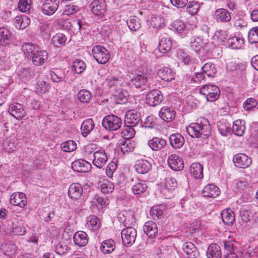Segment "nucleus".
Here are the masks:
<instances>
[{
	"mask_svg": "<svg viewBox=\"0 0 258 258\" xmlns=\"http://www.w3.org/2000/svg\"><path fill=\"white\" fill-rule=\"evenodd\" d=\"M13 41V34L12 32L6 27L0 28V45L7 46Z\"/></svg>",
	"mask_w": 258,
	"mask_h": 258,
	"instance_id": "aec40b11",
	"label": "nucleus"
},
{
	"mask_svg": "<svg viewBox=\"0 0 258 258\" xmlns=\"http://www.w3.org/2000/svg\"><path fill=\"white\" fill-rule=\"evenodd\" d=\"M114 190V184L107 180H105L101 185V191L104 194L112 192Z\"/></svg>",
	"mask_w": 258,
	"mask_h": 258,
	"instance_id": "0e129e2a",
	"label": "nucleus"
},
{
	"mask_svg": "<svg viewBox=\"0 0 258 258\" xmlns=\"http://www.w3.org/2000/svg\"><path fill=\"white\" fill-rule=\"evenodd\" d=\"M207 258H221V249L220 246L216 243L211 244L207 250Z\"/></svg>",
	"mask_w": 258,
	"mask_h": 258,
	"instance_id": "473e14b6",
	"label": "nucleus"
},
{
	"mask_svg": "<svg viewBox=\"0 0 258 258\" xmlns=\"http://www.w3.org/2000/svg\"><path fill=\"white\" fill-rule=\"evenodd\" d=\"M50 86L44 81H38L35 87L36 91L39 94H43L48 91Z\"/></svg>",
	"mask_w": 258,
	"mask_h": 258,
	"instance_id": "6e6d98bb",
	"label": "nucleus"
},
{
	"mask_svg": "<svg viewBox=\"0 0 258 258\" xmlns=\"http://www.w3.org/2000/svg\"><path fill=\"white\" fill-rule=\"evenodd\" d=\"M148 145L153 151H160L166 146V141L162 138L154 137L148 141Z\"/></svg>",
	"mask_w": 258,
	"mask_h": 258,
	"instance_id": "b1692460",
	"label": "nucleus"
},
{
	"mask_svg": "<svg viewBox=\"0 0 258 258\" xmlns=\"http://www.w3.org/2000/svg\"><path fill=\"white\" fill-rule=\"evenodd\" d=\"M83 192V188L81 185L78 183H72L68 190V195L72 199H79Z\"/></svg>",
	"mask_w": 258,
	"mask_h": 258,
	"instance_id": "c756f323",
	"label": "nucleus"
},
{
	"mask_svg": "<svg viewBox=\"0 0 258 258\" xmlns=\"http://www.w3.org/2000/svg\"><path fill=\"white\" fill-rule=\"evenodd\" d=\"M86 64L80 59H75L73 63V70L77 74H81L86 69Z\"/></svg>",
	"mask_w": 258,
	"mask_h": 258,
	"instance_id": "5fc2aeb1",
	"label": "nucleus"
},
{
	"mask_svg": "<svg viewBox=\"0 0 258 258\" xmlns=\"http://www.w3.org/2000/svg\"><path fill=\"white\" fill-rule=\"evenodd\" d=\"M170 29L182 37L186 36L189 32L185 23L180 20L173 21L170 25Z\"/></svg>",
	"mask_w": 258,
	"mask_h": 258,
	"instance_id": "1a4fd4ad",
	"label": "nucleus"
},
{
	"mask_svg": "<svg viewBox=\"0 0 258 258\" xmlns=\"http://www.w3.org/2000/svg\"><path fill=\"white\" fill-rule=\"evenodd\" d=\"M177 185V182L175 178L172 177H167L165 178L164 181L161 183L163 190L167 191L172 190L175 189Z\"/></svg>",
	"mask_w": 258,
	"mask_h": 258,
	"instance_id": "603ef678",
	"label": "nucleus"
},
{
	"mask_svg": "<svg viewBox=\"0 0 258 258\" xmlns=\"http://www.w3.org/2000/svg\"><path fill=\"white\" fill-rule=\"evenodd\" d=\"M164 207L162 205H155L153 206L150 211L152 218L154 220L161 219L163 215Z\"/></svg>",
	"mask_w": 258,
	"mask_h": 258,
	"instance_id": "49530a36",
	"label": "nucleus"
},
{
	"mask_svg": "<svg viewBox=\"0 0 258 258\" xmlns=\"http://www.w3.org/2000/svg\"><path fill=\"white\" fill-rule=\"evenodd\" d=\"M59 2L57 0H45L43 2L41 9L43 13L47 16H51L58 8Z\"/></svg>",
	"mask_w": 258,
	"mask_h": 258,
	"instance_id": "ddd939ff",
	"label": "nucleus"
},
{
	"mask_svg": "<svg viewBox=\"0 0 258 258\" xmlns=\"http://www.w3.org/2000/svg\"><path fill=\"white\" fill-rule=\"evenodd\" d=\"M78 98L81 102L88 103L91 98V94L89 91L82 89L79 92Z\"/></svg>",
	"mask_w": 258,
	"mask_h": 258,
	"instance_id": "13d9d810",
	"label": "nucleus"
},
{
	"mask_svg": "<svg viewBox=\"0 0 258 258\" xmlns=\"http://www.w3.org/2000/svg\"><path fill=\"white\" fill-rule=\"evenodd\" d=\"M137 230L132 227H126L121 232L122 243L125 245H131L135 242L137 237Z\"/></svg>",
	"mask_w": 258,
	"mask_h": 258,
	"instance_id": "0eeeda50",
	"label": "nucleus"
},
{
	"mask_svg": "<svg viewBox=\"0 0 258 258\" xmlns=\"http://www.w3.org/2000/svg\"><path fill=\"white\" fill-rule=\"evenodd\" d=\"M239 215L241 220L245 223L252 219L258 223V206L253 205L247 208L242 209L240 211Z\"/></svg>",
	"mask_w": 258,
	"mask_h": 258,
	"instance_id": "423d86ee",
	"label": "nucleus"
},
{
	"mask_svg": "<svg viewBox=\"0 0 258 258\" xmlns=\"http://www.w3.org/2000/svg\"><path fill=\"white\" fill-rule=\"evenodd\" d=\"M146 99L147 103L150 106H155L161 102L163 96L160 91L154 89L147 93Z\"/></svg>",
	"mask_w": 258,
	"mask_h": 258,
	"instance_id": "9d476101",
	"label": "nucleus"
},
{
	"mask_svg": "<svg viewBox=\"0 0 258 258\" xmlns=\"http://www.w3.org/2000/svg\"><path fill=\"white\" fill-rule=\"evenodd\" d=\"M244 120L238 119L233 122L232 132L235 135L238 136H241L244 134Z\"/></svg>",
	"mask_w": 258,
	"mask_h": 258,
	"instance_id": "a18cd8bd",
	"label": "nucleus"
},
{
	"mask_svg": "<svg viewBox=\"0 0 258 258\" xmlns=\"http://www.w3.org/2000/svg\"><path fill=\"white\" fill-rule=\"evenodd\" d=\"M148 186L145 181L139 180L132 186V189L134 195H141L145 192Z\"/></svg>",
	"mask_w": 258,
	"mask_h": 258,
	"instance_id": "de8ad7c7",
	"label": "nucleus"
},
{
	"mask_svg": "<svg viewBox=\"0 0 258 258\" xmlns=\"http://www.w3.org/2000/svg\"><path fill=\"white\" fill-rule=\"evenodd\" d=\"M8 225L9 230L17 235H24L26 232V228L22 224H15L13 221H8Z\"/></svg>",
	"mask_w": 258,
	"mask_h": 258,
	"instance_id": "c9c22d12",
	"label": "nucleus"
},
{
	"mask_svg": "<svg viewBox=\"0 0 258 258\" xmlns=\"http://www.w3.org/2000/svg\"><path fill=\"white\" fill-rule=\"evenodd\" d=\"M99 223L98 218L95 216H90L87 218L86 226L93 230L96 229L99 227Z\"/></svg>",
	"mask_w": 258,
	"mask_h": 258,
	"instance_id": "69168bd1",
	"label": "nucleus"
},
{
	"mask_svg": "<svg viewBox=\"0 0 258 258\" xmlns=\"http://www.w3.org/2000/svg\"><path fill=\"white\" fill-rule=\"evenodd\" d=\"M214 18L218 23H226L231 20V16L227 10L219 9L215 11L214 14Z\"/></svg>",
	"mask_w": 258,
	"mask_h": 258,
	"instance_id": "5701e85b",
	"label": "nucleus"
},
{
	"mask_svg": "<svg viewBox=\"0 0 258 258\" xmlns=\"http://www.w3.org/2000/svg\"><path fill=\"white\" fill-rule=\"evenodd\" d=\"M92 14L98 16H103L106 12L105 0H94L90 4Z\"/></svg>",
	"mask_w": 258,
	"mask_h": 258,
	"instance_id": "f8f14e48",
	"label": "nucleus"
},
{
	"mask_svg": "<svg viewBox=\"0 0 258 258\" xmlns=\"http://www.w3.org/2000/svg\"><path fill=\"white\" fill-rule=\"evenodd\" d=\"M156 124V119L153 116H149L145 119L143 124L140 123V125L145 128H152L154 127Z\"/></svg>",
	"mask_w": 258,
	"mask_h": 258,
	"instance_id": "338daca9",
	"label": "nucleus"
},
{
	"mask_svg": "<svg viewBox=\"0 0 258 258\" xmlns=\"http://www.w3.org/2000/svg\"><path fill=\"white\" fill-rule=\"evenodd\" d=\"M10 114L18 120L26 116V112L23 106L19 103L13 102L9 105L8 109Z\"/></svg>",
	"mask_w": 258,
	"mask_h": 258,
	"instance_id": "9b49d317",
	"label": "nucleus"
},
{
	"mask_svg": "<svg viewBox=\"0 0 258 258\" xmlns=\"http://www.w3.org/2000/svg\"><path fill=\"white\" fill-rule=\"evenodd\" d=\"M135 134V131L133 127H130L127 125H125V128H123L121 132L122 137L127 140L133 138Z\"/></svg>",
	"mask_w": 258,
	"mask_h": 258,
	"instance_id": "680f3d73",
	"label": "nucleus"
},
{
	"mask_svg": "<svg viewBox=\"0 0 258 258\" xmlns=\"http://www.w3.org/2000/svg\"><path fill=\"white\" fill-rule=\"evenodd\" d=\"M75 243L80 247L85 246L88 242V236L86 233L82 231L76 232L73 236Z\"/></svg>",
	"mask_w": 258,
	"mask_h": 258,
	"instance_id": "2f4dec72",
	"label": "nucleus"
},
{
	"mask_svg": "<svg viewBox=\"0 0 258 258\" xmlns=\"http://www.w3.org/2000/svg\"><path fill=\"white\" fill-rule=\"evenodd\" d=\"M10 202L14 206L23 208L27 204V199L25 194L23 192H16L12 194Z\"/></svg>",
	"mask_w": 258,
	"mask_h": 258,
	"instance_id": "2eb2a0df",
	"label": "nucleus"
},
{
	"mask_svg": "<svg viewBox=\"0 0 258 258\" xmlns=\"http://www.w3.org/2000/svg\"><path fill=\"white\" fill-rule=\"evenodd\" d=\"M182 248L188 258H198L200 256V252L197 247L191 242L183 243Z\"/></svg>",
	"mask_w": 258,
	"mask_h": 258,
	"instance_id": "a211bd4d",
	"label": "nucleus"
},
{
	"mask_svg": "<svg viewBox=\"0 0 258 258\" xmlns=\"http://www.w3.org/2000/svg\"><path fill=\"white\" fill-rule=\"evenodd\" d=\"M31 0H20L18 3V8L22 12H26L30 10L32 6Z\"/></svg>",
	"mask_w": 258,
	"mask_h": 258,
	"instance_id": "e2e57ef3",
	"label": "nucleus"
},
{
	"mask_svg": "<svg viewBox=\"0 0 258 258\" xmlns=\"http://www.w3.org/2000/svg\"><path fill=\"white\" fill-rule=\"evenodd\" d=\"M143 231L149 238L156 237L158 232L156 223L151 220L147 221L143 226Z\"/></svg>",
	"mask_w": 258,
	"mask_h": 258,
	"instance_id": "6ab92c4d",
	"label": "nucleus"
},
{
	"mask_svg": "<svg viewBox=\"0 0 258 258\" xmlns=\"http://www.w3.org/2000/svg\"><path fill=\"white\" fill-rule=\"evenodd\" d=\"M141 120V113L138 112H128L125 117L124 123L130 127L139 125Z\"/></svg>",
	"mask_w": 258,
	"mask_h": 258,
	"instance_id": "f3484780",
	"label": "nucleus"
},
{
	"mask_svg": "<svg viewBox=\"0 0 258 258\" xmlns=\"http://www.w3.org/2000/svg\"><path fill=\"white\" fill-rule=\"evenodd\" d=\"M204 44L203 39L200 37L194 36L190 38L189 46L196 52L200 51Z\"/></svg>",
	"mask_w": 258,
	"mask_h": 258,
	"instance_id": "79ce46f5",
	"label": "nucleus"
},
{
	"mask_svg": "<svg viewBox=\"0 0 258 258\" xmlns=\"http://www.w3.org/2000/svg\"><path fill=\"white\" fill-rule=\"evenodd\" d=\"M200 93L206 98L207 101L213 102L219 98L220 90L216 85L206 84L201 87Z\"/></svg>",
	"mask_w": 258,
	"mask_h": 258,
	"instance_id": "7ed1b4c3",
	"label": "nucleus"
},
{
	"mask_svg": "<svg viewBox=\"0 0 258 258\" xmlns=\"http://www.w3.org/2000/svg\"><path fill=\"white\" fill-rule=\"evenodd\" d=\"M73 166L75 170L80 172H87L91 168V164L89 162L82 159L75 161L73 162Z\"/></svg>",
	"mask_w": 258,
	"mask_h": 258,
	"instance_id": "7c9ffc66",
	"label": "nucleus"
},
{
	"mask_svg": "<svg viewBox=\"0 0 258 258\" xmlns=\"http://www.w3.org/2000/svg\"><path fill=\"white\" fill-rule=\"evenodd\" d=\"M159 77L163 80L169 82L174 79V74L172 70L167 67H164L158 71Z\"/></svg>",
	"mask_w": 258,
	"mask_h": 258,
	"instance_id": "e433bc0d",
	"label": "nucleus"
},
{
	"mask_svg": "<svg viewBox=\"0 0 258 258\" xmlns=\"http://www.w3.org/2000/svg\"><path fill=\"white\" fill-rule=\"evenodd\" d=\"M127 100V93L126 91L119 92L117 95H115V100L117 104H124Z\"/></svg>",
	"mask_w": 258,
	"mask_h": 258,
	"instance_id": "774afa93",
	"label": "nucleus"
},
{
	"mask_svg": "<svg viewBox=\"0 0 258 258\" xmlns=\"http://www.w3.org/2000/svg\"><path fill=\"white\" fill-rule=\"evenodd\" d=\"M248 40L250 43H258V26L253 27L249 31Z\"/></svg>",
	"mask_w": 258,
	"mask_h": 258,
	"instance_id": "4d7b16f0",
	"label": "nucleus"
},
{
	"mask_svg": "<svg viewBox=\"0 0 258 258\" xmlns=\"http://www.w3.org/2000/svg\"><path fill=\"white\" fill-rule=\"evenodd\" d=\"M93 57L100 64H105L110 59L109 51L101 45L94 46L92 50Z\"/></svg>",
	"mask_w": 258,
	"mask_h": 258,
	"instance_id": "20e7f679",
	"label": "nucleus"
},
{
	"mask_svg": "<svg viewBox=\"0 0 258 258\" xmlns=\"http://www.w3.org/2000/svg\"><path fill=\"white\" fill-rule=\"evenodd\" d=\"M202 194L204 197L215 198L220 195V191L215 185L208 184L204 187Z\"/></svg>",
	"mask_w": 258,
	"mask_h": 258,
	"instance_id": "bb28decb",
	"label": "nucleus"
},
{
	"mask_svg": "<svg viewBox=\"0 0 258 258\" xmlns=\"http://www.w3.org/2000/svg\"><path fill=\"white\" fill-rule=\"evenodd\" d=\"M244 43V39L237 36L230 37L227 40V44L229 47L234 49L241 48L243 46Z\"/></svg>",
	"mask_w": 258,
	"mask_h": 258,
	"instance_id": "58836bf2",
	"label": "nucleus"
},
{
	"mask_svg": "<svg viewBox=\"0 0 258 258\" xmlns=\"http://www.w3.org/2000/svg\"><path fill=\"white\" fill-rule=\"evenodd\" d=\"M67 41V37L64 34L58 33L54 35L51 39V43L55 46L59 47L64 45Z\"/></svg>",
	"mask_w": 258,
	"mask_h": 258,
	"instance_id": "3c124183",
	"label": "nucleus"
},
{
	"mask_svg": "<svg viewBox=\"0 0 258 258\" xmlns=\"http://www.w3.org/2000/svg\"><path fill=\"white\" fill-rule=\"evenodd\" d=\"M91 203V208L99 209L103 206L107 205L109 202L106 198L96 195L93 197Z\"/></svg>",
	"mask_w": 258,
	"mask_h": 258,
	"instance_id": "ea45409f",
	"label": "nucleus"
},
{
	"mask_svg": "<svg viewBox=\"0 0 258 258\" xmlns=\"http://www.w3.org/2000/svg\"><path fill=\"white\" fill-rule=\"evenodd\" d=\"M135 170L140 174H146L151 169V164L147 160L140 159L136 162Z\"/></svg>",
	"mask_w": 258,
	"mask_h": 258,
	"instance_id": "cd10ccee",
	"label": "nucleus"
},
{
	"mask_svg": "<svg viewBox=\"0 0 258 258\" xmlns=\"http://www.w3.org/2000/svg\"><path fill=\"white\" fill-rule=\"evenodd\" d=\"M217 126L219 133L224 137L230 134V124L225 121H220L217 122Z\"/></svg>",
	"mask_w": 258,
	"mask_h": 258,
	"instance_id": "09e8293b",
	"label": "nucleus"
},
{
	"mask_svg": "<svg viewBox=\"0 0 258 258\" xmlns=\"http://www.w3.org/2000/svg\"><path fill=\"white\" fill-rule=\"evenodd\" d=\"M147 75L142 72L135 74L131 79V83L137 88L145 86L147 83Z\"/></svg>",
	"mask_w": 258,
	"mask_h": 258,
	"instance_id": "4be33fe9",
	"label": "nucleus"
},
{
	"mask_svg": "<svg viewBox=\"0 0 258 258\" xmlns=\"http://www.w3.org/2000/svg\"><path fill=\"white\" fill-rule=\"evenodd\" d=\"M13 21L15 26L19 29L25 28L30 23L29 18L25 15L17 16Z\"/></svg>",
	"mask_w": 258,
	"mask_h": 258,
	"instance_id": "f704fd0d",
	"label": "nucleus"
},
{
	"mask_svg": "<svg viewBox=\"0 0 258 258\" xmlns=\"http://www.w3.org/2000/svg\"><path fill=\"white\" fill-rule=\"evenodd\" d=\"M115 246L114 241L111 239H109L102 242L100 249L104 253H110L114 250Z\"/></svg>",
	"mask_w": 258,
	"mask_h": 258,
	"instance_id": "c03bdc74",
	"label": "nucleus"
},
{
	"mask_svg": "<svg viewBox=\"0 0 258 258\" xmlns=\"http://www.w3.org/2000/svg\"><path fill=\"white\" fill-rule=\"evenodd\" d=\"M167 161L169 166L173 170L180 171L183 168V160L176 154L170 155Z\"/></svg>",
	"mask_w": 258,
	"mask_h": 258,
	"instance_id": "dca6fc26",
	"label": "nucleus"
},
{
	"mask_svg": "<svg viewBox=\"0 0 258 258\" xmlns=\"http://www.w3.org/2000/svg\"><path fill=\"white\" fill-rule=\"evenodd\" d=\"M186 130L191 137L202 139H207L212 134L209 121L204 117L198 119L196 122L191 123Z\"/></svg>",
	"mask_w": 258,
	"mask_h": 258,
	"instance_id": "f03ea898",
	"label": "nucleus"
},
{
	"mask_svg": "<svg viewBox=\"0 0 258 258\" xmlns=\"http://www.w3.org/2000/svg\"><path fill=\"white\" fill-rule=\"evenodd\" d=\"M221 217L223 222L227 225L232 224L235 220L234 212L230 209H225L222 211Z\"/></svg>",
	"mask_w": 258,
	"mask_h": 258,
	"instance_id": "37998d69",
	"label": "nucleus"
},
{
	"mask_svg": "<svg viewBox=\"0 0 258 258\" xmlns=\"http://www.w3.org/2000/svg\"><path fill=\"white\" fill-rule=\"evenodd\" d=\"M93 164L99 168H102L106 164L108 157L105 151L102 150L93 153Z\"/></svg>",
	"mask_w": 258,
	"mask_h": 258,
	"instance_id": "4468645a",
	"label": "nucleus"
},
{
	"mask_svg": "<svg viewBox=\"0 0 258 258\" xmlns=\"http://www.w3.org/2000/svg\"><path fill=\"white\" fill-rule=\"evenodd\" d=\"M94 123L92 118L84 120L81 126L82 134L86 137L94 128Z\"/></svg>",
	"mask_w": 258,
	"mask_h": 258,
	"instance_id": "4c0bfd02",
	"label": "nucleus"
},
{
	"mask_svg": "<svg viewBox=\"0 0 258 258\" xmlns=\"http://www.w3.org/2000/svg\"><path fill=\"white\" fill-rule=\"evenodd\" d=\"M203 73L209 77H214L218 72V68L215 64L212 62L205 63L202 68Z\"/></svg>",
	"mask_w": 258,
	"mask_h": 258,
	"instance_id": "a19ab883",
	"label": "nucleus"
},
{
	"mask_svg": "<svg viewBox=\"0 0 258 258\" xmlns=\"http://www.w3.org/2000/svg\"><path fill=\"white\" fill-rule=\"evenodd\" d=\"M233 162L235 167L245 169L250 166L252 160L244 153H238L233 156Z\"/></svg>",
	"mask_w": 258,
	"mask_h": 258,
	"instance_id": "6e6552de",
	"label": "nucleus"
},
{
	"mask_svg": "<svg viewBox=\"0 0 258 258\" xmlns=\"http://www.w3.org/2000/svg\"><path fill=\"white\" fill-rule=\"evenodd\" d=\"M190 172L196 179H200L203 178V166L199 162H195L190 166Z\"/></svg>",
	"mask_w": 258,
	"mask_h": 258,
	"instance_id": "72a5a7b5",
	"label": "nucleus"
},
{
	"mask_svg": "<svg viewBox=\"0 0 258 258\" xmlns=\"http://www.w3.org/2000/svg\"><path fill=\"white\" fill-rule=\"evenodd\" d=\"M170 145L175 149H179L184 145L185 140L180 134H173L169 138Z\"/></svg>",
	"mask_w": 258,
	"mask_h": 258,
	"instance_id": "c85d7f7f",
	"label": "nucleus"
},
{
	"mask_svg": "<svg viewBox=\"0 0 258 258\" xmlns=\"http://www.w3.org/2000/svg\"><path fill=\"white\" fill-rule=\"evenodd\" d=\"M172 41L170 37L166 34H163L160 39L158 50L162 53L168 52L171 48Z\"/></svg>",
	"mask_w": 258,
	"mask_h": 258,
	"instance_id": "393cba45",
	"label": "nucleus"
},
{
	"mask_svg": "<svg viewBox=\"0 0 258 258\" xmlns=\"http://www.w3.org/2000/svg\"><path fill=\"white\" fill-rule=\"evenodd\" d=\"M62 150L66 152H70L77 148L76 142L73 140L67 141L61 144Z\"/></svg>",
	"mask_w": 258,
	"mask_h": 258,
	"instance_id": "bf43d9fd",
	"label": "nucleus"
},
{
	"mask_svg": "<svg viewBox=\"0 0 258 258\" xmlns=\"http://www.w3.org/2000/svg\"><path fill=\"white\" fill-rule=\"evenodd\" d=\"M150 23L151 26L154 28H161L164 26V20L159 16H153L150 20Z\"/></svg>",
	"mask_w": 258,
	"mask_h": 258,
	"instance_id": "864d4df0",
	"label": "nucleus"
},
{
	"mask_svg": "<svg viewBox=\"0 0 258 258\" xmlns=\"http://www.w3.org/2000/svg\"><path fill=\"white\" fill-rule=\"evenodd\" d=\"M22 49L26 57L31 59L35 66L43 65L48 58V53L44 50H39L37 46L31 43H24Z\"/></svg>",
	"mask_w": 258,
	"mask_h": 258,
	"instance_id": "f257e3e1",
	"label": "nucleus"
},
{
	"mask_svg": "<svg viewBox=\"0 0 258 258\" xmlns=\"http://www.w3.org/2000/svg\"><path fill=\"white\" fill-rule=\"evenodd\" d=\"M159 114L163 120L167 122L173 120L175 117V111L173 108L168 106L161 108Z\"/></svg>",
	"mask_w": 258,
	"mask_h": 258,
	"instance_id": "a878e982",
	"label": "nucleus"
},
{
	"mask_svg": "<svg viewBox=\"0 0 258 258\" xmlns=\"http://www.w3.org/2000/svg\"><path fill=\"white\" fill-rule=\"evenodd\" d=\"M102 126L110 131H116L122 125L121 119L114 115H108L105 116L102 122Z\"/></svg>",
	"mask_w": 258,
	"mask_h": 258,
	"instance_id": "39448f33",
	"label": "nucleus"
},
{
	"mask_svg": "<svg viewBox=\"0 0 258 258\" xmlns=\"http://www.w3.org/2000/svg\"><path fill=\"white\" fill-rule=\"evenodd\" d=\"M118 221L123 223L124 226H130L135 222L134 215L131 211H122L117 215Z\"/></svg>",
	"mask_w": 258,
	"mask_h": 258,
	"instance_id": "412c9836",
	"label": "nucleus"
},
{
	"mask_svg": "<svg viewBox=\"0 0 258 258\" xmlns=\"http://www.w3.org/2000/svg\"><path fill=\"white\" fill-rule=\"evenodd\" d=\"M51 80L53 82L59 83L63 81L64 75L59 70H56V71H52L50 73Z\"/></svg>",
	"mask_w": 258,
	"mask_h": 258,
	"instance_id": "052dcab7",
	"label": "nucleus"
},
{
	"mask_svg": "<svg viewBox=\"0 0 258 258\" xmlns=\"http://www.w3.org/2000/svg\"><path fill=\"white\" fill-rule=\"evenodd\" d=\"M126 23L129 29L133 31H137L141 27L140 20L136 16L131 17Z\"/></svg>",
	"mask_w": 258,
	"mask_h": 258,
	"instance_id": "8fccbe9b",
	"label": "nucleus"
}]
</instances>
